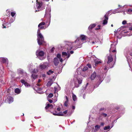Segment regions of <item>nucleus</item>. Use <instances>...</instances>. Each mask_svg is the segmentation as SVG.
<instances>
[{
    "label": "nucleus",
    "instance_id": "f257e3e1",
    "mask_svg": "<svg viewBox=\"0 0 132 132\" xmlns=\"http://www.w3.org/2000/svg\"><path fill=\"white\" fill-rule=\"evenodd\" d=\"M87 37L84 35H81L80 38H78L76 40L75 42L69 43L65 45L66 47L67 48L68 50H70L73 47V44L77 43L78 46L80 45L84 42H85L86 40Z\"/></svg>",
    "mask_w": 132,
    "mask_h": 132
},
{
    "label": "nucleus",
    "instance_id": "f03ea898",
    "mask_svg": "<svg viewBox=\"0 0 132 132\" xmlns=\"http://www.w3.org/2000/svg\"><path fill=\"white\" fill-rule=\"evenodd\" d=\"M37 43L40 46L41 45H45L46 42L44 41V38L40 33H37Z\"/></svg>",
    "mask_w": 132,
    "mask_h": 132
},
{
    "label": "nucleus",
    "instance_id": "7ed1b4c3",
    "mask_svg": "<svg viewBox=\"0 0 132 132\" xmlns=\"http://www.w3.org/2000/svg\"><path fill=\"white\" fill-rule=\"evenodd\" d=\"M107 59L108 60L107 62L108 66L109 65L110 68H112L113 67V63L112 62L113 59L112 55L110 54L108 56Z\"/></svg>",
    "mask_w": 132,
    "mask_h": 132
},
{
    "label": "nucleus",
    "instance_id": "20e7f679",
    "mask_svg": "<svg viewBox=\"0 0 132 132\" xmlns=\"http://www.w3.org/2000/svg\"><path fill=\"white\" fill-rule=\"evenodd\" d=\"M124 53L125 55H128L129 54L132 57V47H127L124 50Z\"/></svg>",
    "mask_w": 132,
    "mask_h": 132
},
{
    "label": "nucleus",
    "instance_id": "39448f33",
    "mask_svg": "<svg viewBox=\"0 0 132 132\" xmlns=\"http://www.w3.org/2000/svg\"><path fill=\"white\" fill-rule=\"evenodd\" d=\"M36 55L38 58L40 60H43L44 59L43 57L44 53L42 51L37 50L36 52Z\"/></svg>",
    "mask_w": 132,
    "mask_h": 132
},
{
    "label": "nucleus",
    "instance_id": "423d86ee",
    "mask_svg": "<svg viewBox=\"0 0 132 132\" xmlns=\"http://www.w3.org/2000/svg\"><path fill=\"white\" fill-rule=\"evenodd\" d=\"M105 19L103 20V24L104 25H105L107 24L108 21H107L108 20V16L106 15H105L104 16Z\"/></svg>",
    "mask_w": 132,
    "mask_h": 132
},
{
    "label": "nucleus",
    "instance_id": "0eeeda50",
    "mask_svg": "<svg viewBox=\"0 0 132 132\" xmlns=\"http://www.w3.org/2000/svg\"><path fill=\"white\" fill-rule=\"evenodd\" d=\"M62 54L63 56L65 57L67 56V57L68 59V58L70 56V54L68 53H67L66 52H62Z\"/></svg>",
    "mask_w": 132,
    "mask_h": 132
},
{
    "label": "nucleus",
    "instance_id": "6e6552de",
    "mask_svg": "<svg viewBox=\"0 0 132 132\" xmlns=\"http://www.w3.org/2000/svg\"><path fill=\"white\" fill-rule=\"evenodd\" d=\"M1 62L3 63H8V60L6 58H1L0 59Z\"/></svg>",
    "mask_w": 132,
    "mask_h": 132
},
{
    "label": "nucleus",
    "instance_id": "1a4fd4ad",
    "mask_svg": "<svg viewBox=\"0 0 132 132\" xmlns=\"http://www.w3.org/2000/svg\"><path fill=\"white\" fill-rule=\"evenodd\" d=\"M54 62L55 65H57L59 63V61L58 58L55 57L54 60Z\"/></svg>",
    "mask_w": 132,
    "mask_h": 132
},
{
    "label": "nucleus",
    "instance_id": "9d476101",
    "mask_svg": "<svg viewBox=\"0 0 132 132\" xmlns=\"http://www.w3.org/2000/svg\"><path fill=\"white\" fill-rule=\"evenodd\" d=\"M53 108V105L52 104H46V106L45 107L46 109H51Z\"/></svg>",
    "mask_w": 132,
    "mask_h": 132
},
{
    "label": "nucleus",
    "instance_id": "9b49d317",
    "mask_svg": "<svg viewBox=\"0 0 132 132\" xmlns=\"http://www.w3.org/2000/svg\"><path fill=\"white\" fill-rule=\"evenodd\" d=\"M100 127V126L99 125H96L95 126V128L94 130V132H96L99 129Z\"/></svg>",
    "mask_w": 132,
    "mask_h": 132
},
{
    "label": "nucleus",
    "instance_id": "f8f14e48",
    "mask_svg": "<svg viewBox=\"0 0 132 132\" xmlns=\"http://www.w3.org/2000/svg\"><path fill=\"white\" fill-rule=\"evenodd\" d=\"M51 10L50 9L49 10H48V11L47 10V9H46L45 14L46 15H48V16L50 18L51 17Z\"/></svg>",
    "mask_w": 132,
    "mask_h": 132
},
{
    "label": "nucleus",
    "instance_id": "ddd939ff",
    "mask_svg": "<svg viewBox=\"0 0 132 132\" xmlns=\"http://www.w3.org/2000/svg\"><path fill=\"white\" fill-rule=\"evenodd\" d=\"M96 76V73L95 72H94L91 75L90 77V79L92 80H93L95 77Z\"/></svg>",
    "mask_w": 132,
    "mask_h": 132
},
{
    "label": "nucleus",
    "instance_id": "4468645a",
    "mask_svg": "<svg viewBox=\"0 0 132 132\" xmlns=\"http://www.w3.org/2000/svg\"><path fill=\"white\" fill-rule=\"evenodd\" d=\"M13 98L11 97H7V101L9 103L13 102Z\"/></svg>",
    "mask_w": 132,
    "mask_h": 132
},
{
    "label": "nucleus",
    "instance_id": "2eb2a0df",
    "mask_svg": "<svg viewBox=\"0 0 132 132\" xmlns=\"http://www.w3.org/2000/svg\"><path fill=\"white\" fill-rule=\"evenodd\" d=\"M96 26V24H95L90 25L88 27V29L90 31H91V30Z\"/></svg>",
    "mask_w": 132,
    "mask_h": 132
},
{
    "label": "nucleus",
    "instance_id": "dca6fc26",
    "mask_svg": "<svg viewBox=\"0 0 132 132\" xmlns=\"http://www.w3.org/2000/svg\"><path fill=\"white\" fill-rule=\"evenodd\" d=\"M42 2L38 3L36 4V6L37 8H40L42 5Z\"/></svg>",
    "mask_w": 132,
    "mask_h": 132
},
{
    "label": "nucleus",
    "instance_id": "f3484780",
    "mask_svg": "<svg viewBox=\"0 0 132 132\" xmlns=\"http://www.w3.org/2000/svg\"><path fill=\"white\" fill-rule=\"evenodd\" d=\"M21 82L24 84L26 86L28 87L30 86L29 84L26 82L24 80H21Z\"/></svg>",
    "mask_w": 132,
    "mask_h": 132
},
{
    "label": "nucleus",
    "instance_id": "a211bd4d",
    "mask_svg": "<svg viewBox=\"0 0 132 132\" xmlns=\"http://www.w3.org/2000/svg\"><path fill=\"white\" fill-rule=\"evenodd\" d=\"M107 114H106L104 113H102L100 114L99 117V119H102V116H103L104 117H105L106 116H107Z\"/></svg>",
    "mask_w": 132,
    "mask_h": 132
},
{
    "label": "nucleus",
    "instance_id": "6ab92c4d",
    "mask_svg": "<svg viewBox=\"0 0 132 132\" xmlns=\"http://www.w3.org/2000/svg\"><path fill=\"white\" fill-rule=\"evenodd\" d=\"M66 101H65L64 102V105L66 106H68V97L67 96H65Z\"/></svg>",
    "mask_w": 132,
    "mask_h": 132
},
{
    "label": "nucleus",
    "instance_id": "aec40b11",
    "mask_svg": "<svg viewBox=\"0 0 132 132\" xmlns=\"http://www.w3.org/2000/svg\"><path fill=\"white\" fill-rule=\"evenodd\" d=\"M38 27V30L37 33H40V29H45V28H44V26H41Z\"/></svg>",
    "mask_w": 132,
    "mask_h": 132
},
{
    "label": "nucleus",
    "instance_id": "412c9836",
    "mask_svg": "<svg viewBox=\"0 0 132 132\" xmlns=\"http://www.w3.org/2000/svg\"><path fill=\"white\" fill-rule=\"evenodd\" d=\"M38 27V30L37 33H40V29H45V28H44V26H41Z\"/></svg>",
    "mask_w": 132,
    "mask_h": 132
},
{
    "label": "nucleus",
    "instance_id": "4be33fe9",
    "mask_svg": "<svg viewBox=\"0 0 132 132\" xmlns=\"http://www.w3.org/2000/svg\"><path fill=\"white\" fill-rule=\"evenodd\" d=\"M57 57L59 59V60L60 62H62L63 61L61 57V55L59 54H58L57 55Z\"/></svg>",
    "mask_w": 132,
    "mask_h": 132
},
{
    "label": "nucleus",
    "instance_id": "5701e85b",
    "mask_svg": "<svg viewBox=\"0 0 132 132\" xmlns=\"http://www.w3.org/2000/svg\"><path fill=\"white\" fill-rule=\"evenodd\" d=\"M52 83L53 80H51L50 81L48 82L47 84L46 85L47 86H50L52 85Z\"/></svg>",
    "mask_w": 132,
    "mask_h": 132
},
{
    "label": "nucleus",
    "instance_id": "b1692460",
    "mask_svg": "<svg viewBox=\"0 0 132 132\" xmlns=\"http://www.w3.org/2000/svg\"><path fill=\"white\" fill-rule=\"evenodd\" d=\"M94 61L95 63V65H96V64H100L101 63V62L98 59H96L94 60Z\"/></svg>",
    "mask_w": 132,
    "mask_h": 132
},
{
    "label": "nucleus",
    "instance_id": "393cba45",
    "mask_svg": "<svg viewBox=\"0 0 132 132\" xmlns=\"http://www.w3.org/2000/svg\"><path fill=\"white\" fill-rule=\"evenodd\" d=\"M77 81L78 84H80L82 83V80L81 78H77Z\"/></svg>",
    "mask_w": 132,
    "mask_h": 132
},
{
    "label": "nucleus",
    "instance_id": "a878e982",
    "mask_svg": "<svg viewBox=\"0 0 132 132\" xmlns=\"http://www.w3.org/2000/svg\"><path fill=\"white\" fill-rule=\"evenodd\" d=\"M31 77L33 79H35L38 77V75L35 74H32L31 75Z\"/></svg>",
    "mask_w": 132,
    "mask_h": 132
},
{
    "label": "nucleus",
    "instance_id": "bb28decb",
    "mask_svg": "<svg viewBox=\"0 0 132 132\" xmlns=\"http://www.w3.org/2000/svg\"><path fill=\"white\" fill-rule=\"evenodd\" d=\"M40 67L41 69H45L46 68V65L44 64H43L40 65Z\"/></svg>",
    "mask_w": 132,
    "mask_h": 132
},
{
    "label": "nucleus",
    "instance_id": "cd10ccee",
    "mask_svg": "<svg viewBox=\"0 0 132 132\" xmlns=\"http://www.w3.org/2000/svg\"><path fill=\"white\" fill-rule=\"evenodd\" d=\"M18 72L19 73L22 74L23 73V70L21 69H19L18 70Z\"/></svg>",
    "mask_w": 132,
    "mask_h": 132
},
{
    "label": "nucleus",
    "instance_id": "c85d7f7f",
    "mask_svg": "<svg viewBox=\"0 0 132 132\" xmlns=\"http://www.w3.org/2000/svg\"><path fill=\"white\" fill-rule=\"evenodd\" d=\"M15 92L16 93L19 94L20 93V90L19 89L17 88L15 90Z\"/></svg>",
    "mask_w": 132,
    "mask_h": 132
},
{
    "label": "nucleus",
    "instance_id": "c756f323",
    "mask_svg": "<svg viewBox=\"0 0 132 132\" xmlns=\"http://www.w3.org/2000/svg\"><path fill=\"white\" fill-rule=\"evenodd\" d=\"M22 75V76L23 77L25 78L28 77L27 74L26 72H23Z\"/></svg>",
    "mask_w": 132,
    "mask_h": 132
},
{
    "label": "nucleus",
    "instance_id": "7c9ffc66",
    "mask_svg": "<svg viewBox=\"0 0 132 132\" xmlns=\"http://www.w3.org/2000/svg\"><path fill=\"white\" fill-rule=\"evenodd\" d=\"M32 64H29L28 66V68L29 69V70L30 71L31 70V68L32 67Z\"/></svg>",
    "mask_w": 132,
    "mask_h": 132
},
{
    "label": "nucleus",
    "instance_id": "2f4dec72",
    "mask_svg": "<svg viewBox=\"0 0 132 132\" xmlns=\"http://www.w3.org/2000/svg\"><path fill=\"white\" fill-rule=\"evenodd\" d=\"M53 71L51 70H50L47 72V74L48 75H50L51 74L53 73Z\"/></svg>",
    "mask_w": 132,
    "mask_h": 132
},
{
    "label": "nucleus",
    "instance_id": "473e14b6",
    "mask_svg": "<svg viewBox=\"0 0 132 132\" xmlns=\"http://www.w3.org/2000/svg\"><path fill=\"white\" fill-rule=\"evenodd\" d=\"M45 24V23L44 22H42L40 23L38 25V27H39L40 26L44 25Z\"/></svg>",
    "mask_w": 132,
    "mask_h": 132
},
{
    "label": "nucleus",
    "instance_id": "72a5a7b5",
    "mask_svg": "<svg viewBox=\"0 0 132 132\" xmlns=\"http://www.w3.org/2000/svg\"><path fill=\"white\" fill-rule=\"evenodd\" d=\"M127 13L129 14H132V10L131 9H129L127 11Z\"/></svg>",
    "mask_w": 132,
    "mask_h": 132
},
{
    "label": "nucleus",
    "instance_id": "f704fd0d",
    "mask_svg": "<svg viewBox=\"0 0 132 132\" xmlns=\"http://www.w3.org/2000/svg\"><path fill=\"white\" fill-rule=\"evenodd\" d=\"M72 98H73V100L74 101H75L76 100V96L74 94L73 95V96H72Z\"/></svg>",
    "mask_w": 132,
    "mask_h": 132
},
{
    "label": "nucleus",
    "instance_id": "c9c22d12",
    "mask_svg": "<svg viewBox=\"0 0 132 132\" xmlns=\"http://www.w3.org/2000/svg\"><path fill=\"white\" fill-rule=\"evenodd\" d=\"M110 128V126H105L104 128V130H108Z\"/></svg>",
    "mask_w": 132,
    "mask_h": 132
},
{
    "label": "nucleus",
    "instance_id": "e433bc0d",
    "mask_svg": "<svg viewBox=\"0 0 132 132\" xmlns=\"http://www.w3.org/2000/svg\"><path fill=\"white\" fill-rule=\"evenodd\" d=\"M75 86L76 87H78L79 86V84H77L76 82H75Z\"/></svg>",
    "mask_w": 132,
    "mask_h": 132
},
{
    "label": "nucleus",
    "instance_id": "4c0bfd02",
    "mask_svg": "<svg viewBox=\"0 0 132 132\" xmlns=\"http://www.w3.org/2000/svg\"><path fill=\"white\" fill-rule=\"evenodd\" d=\"M53 96V94L52 93H50L48 95V97L50 98H51Z\"/></svg>",
    "mask_w": 132,
    "mask_h": 132
},
{
    "label": "nucleus",
    "instance_id": "58836bf2",
    "mask_svg": "<svg viewBox=\"0 0 132 132\" xmlns=\"http://www.w3.org/2000/svg\"><path fill=\"white\" fill-rule=\"evenodd\" d=\"M88 69V68L87 67H84L83 69V71H85L87 70Z\"/></svg>",
    "mask_w": 132,
    "mask_h": 132
},
{
    "label": "nucleus",
    "instance_id": "ea45409f",
    "mask_svg": "<svg viewBox=\"0 0 132 132\" xmlns=\"http://www.w3.org/2000/svg\"><path fill=\"white\" fill-rule=\"evenodd\" d=\"M58 116H64L63 113H57Z\"/></svg>",
    "mask_w": 132,
    "mask_h": 132
},
{
    "label": "nucleus",
    "instance_id": "a19ab883",
    "mask_svg": "<svg viewBox=\"0 0 132 132\" xmlns=\"http://www.w3.org/2000/svg\"><path fill=\"white\" fill-rule=\"evenodd\" d=\"M15 13L14 12H11V15L12 17H13L15 15Z\"/></svg>",
    "mask_w": 132,
    "mask_h": 132
},
{
    "label": "nucleus",
    "instance_id": "79ce46f5",
    "mask_svg": "<svg viewBox=\"0 0 132 132\" xmlns=\"http://www.w3.org/2000/svg\"><path fill=\"white\" fill-rule=\"evenodd\" d=\"M109 68H110L109 67V66H108V64L107 65V66L105 67L104 68V70H108L109 69Z\"/></svg>",
    "mask_w": 132,
    "mask_h": 132
},
{
    "label": "nucleus",
    "instance_id": "37998d69",
    "mask_svg": "<svg viewBox=\"0 0 132 132\" xmlns=\"http://www.w3.org/2000/svg\"><path fill=\"white\" fill-rule=\"evenodd\" d=\"M37 72V71H36L35 69H34L32 72L33 73H36Z\"/></svg>",
    "mask_w": 132,
    "mask_h": 132
},
{
    "label": "nucleus",
    "instance_id": "c03bdc74",
    "mask_svg": "<svg viewBox=\"0 0 132 132\" xmlns=\"http://www.w3.org/2000/svg\"><path fill=\"white\" fill-rule=\"evenodd\" d=\"M71 113L69 112L66 116H71Z\"/></svg>",
    "mask_w": 132,
    "mask_h": 132
},
{
    "label": "nucleus",
    "instance_id": "a18cd8bd",
    "mask_svg": "<svg viewBox=\"0 0 132 132\" xmlns=\"http://www.w3.org/2000/svg\"><path fill=\"white\" fill-rule=\"evenodd\" d=\"M126 23V21L125 20L123 21L122 22V24H125Z\"/></svg>",
    "mask_w": 132,
    "mask_h": 132
},
{
    "label": "nucleus",
    "instance_id": "49530a36",
    "mask_svg": "<svg viewBox=\"0 0 132 132\" xmlns=\"http://www.w3.org/2000/svg\"><path fill=\"white\" fill-rule=\"evenodd\" d=\"M88 85V83H87V84H86V86L84 88H83V89L84 90H85V89H86L87 86V85Z\"/></svg>",
    "mask_w": 132,
    "mask_h": 132
},
{
    "label": "nucleus",
    "instance_id": "de8ad7c7",
    "mask_svg": "<svg viewBox=\"0 0 132 132\" xmlns=\"http://www.w3.org/2000/svg\"><path fill=\"white\" fill-rule=\"evenodd\" d=\"M68 112L67 110H66L64 111H63V114H65L67 113Z\"/></svg>",
    "mask_w": 132,
    "mask_h": 132
},
{
    "label": "nucleus",
    "instance_id": "09e8293b",
    "mask_svg": "<svg viewBox=\"0 0 132 132\" xmlns=\"http://www.w3.org/2000/svg\"><path fill=\"white\" fill-rule=\"evenodd\" d=\"M54 47H53L51 49V52H53L54 51Z\"/></svg>",
    "mask_w": 132,
    "mask_h": 132
},
{
    "label": "nucleus",
    "instance_id": "8fccbe9b",
    "mask_svg": "<svg viewBox=\"0 0 132 132\" xmlns=\"http://www.w3.org/2000/svg\"><path fill=\"white\" fill-rule=\"evenodd\" d=\"M87 65L89 68H91V66L90 64H87Z\"/></svg>",
    "mask_w": 132,
    "mask_h": 132
},
{
    "label": "nucleus",
    "instance_id": "3c124183",
    "mask_svg": "<svg viewBox=\"0 0 132 132\" xmlns=\"http://www.w3.org/2000/svg\"><path fill=\"white\" fill-rule=\"evenodd\" d=\"M48 101L51 103L53 102V101L51 100H48Z\"/></svg>",
    "mask_w": 132,
    "mask_h": 132
},
{
    "label": "nucleus",
    "instance_id": "603ef678",
    "mask_svg": "<svg viewBox=\"0 0 132 132\" xmlns=\"http://www.w3.org/2000/svg\"><path fill=\"white\" fill-rule=\"evenodd\" d=\"M104 110V108H101L100 109V111L102 110Z\"/></svg>",
    "mask_w": 132,
    "mask_h": 132
},
{
    "label": "nucleus",
    "instance_id": "864d4df0",
    "mask_svg": "<svg viewBox=\"0 0 132 132\" xmlns=\"http://www.w3.org/2000/svg\"><path fill=\"white\" fill-rule=\"evenodd\" d=\"M57 110L58 111H60V108H57Z\"/></svg>",
    "mask_w": 132,
    "mask_h": 132
},
{
    "label": "nucleus",
    "instance_id": "5fc2aeb1",
    "mask_svg": "<svg viewBox=\"0 0 132 132\" xmlns=\"http://www.w3.org/2000/svg\"><path fill=\"white\" fill-rule=\"evenodd\" d=\"M2 26L3 27V28H6V26H4V24H3Z\"/></svg>",
    "mask_w": 132,
    "mask_h": 132
},
{
    "label": "nucleus",
    "instance_id": "6e6d98bb",
    "mask_svg": "<svg viewBox=\"0 0 132 132\" xmlns=\"http://www.w3.org/2000/svg\"><path fill=\"white\" fill-rule=\"evenodd\" d=\"M73 53H74V52L73 51H71L70 52V53L71 54H73Z\"/></svg>",
    "mask_w": 132,
    "mask_h": 132
},
{
    "label": "nucleus",
    "instance_id": "4d7b16f0",
    "mask_svg": "<svg viewBox=\"0 0 132 132\" xmlns=\"http://www.w3.org/2000/svg\"><path fill=\"white\" fill-rule=\"evenodd\" d=\"M101 126H103L104 125V123L103 122H101Z\"/></svg>",
    "mask_w": 132,
    "mask_h": 132
},
{
    "label": "nucleus",
    "instance_id": "13d9d810",
    "mask_svg": "<svg viewBox=\"0 0 132 132\" xmlns=\"http://www.w3.org/2000/svg\"><path fill=\"white\" fill-rule=\"evenodd\" d=\"M116 50L115 49H114V50H113L112 51V52H113V53L116 52Z\"/></svg>",
    "mask_w": 132,
    "mask_h": 132
},
{
    "label": "nucleus",
    "instance_id": "bf43d9fd",
    "mask_svg": "<svg viewBox=\"0 0 132 132\" xmlns=\"http://www.w3.org/2000/svg\"><path fill=\"white\" fill-rule=\"evenodd\" d=\"M129 30H132V27H130L129 28Z\"/></svg>",
    "mask_w": 132,
    "mask_h": 132
},
{
    "label": "nucleus",
    "instance_id": "052dcab7",
    "mask_svg": "<svg viewBox=\"0 0 132 132\" xmlns=\"http://www.w3.org/2000/svg\"><path fill=\"white\" fill-rule=\"evenodd\" d=\"M42 76L43 77H45L46 76V75L45 74L43 75Z\"/></svg>",
    "mask_w": 132,
    "mask_h": 132
},
{
    "label": "nucleus",
    "instance_id": "680f3d73",
    "mask_svg": "<svg viewBox=\"0 0 132 132\" xmlns=\"http://www.w3.org/2000/svg\"><path fill=\"white\" fill-rule=\"evenodd\" d=\"M72 109H75V106H73L72 107Z\"/></svg>",
    "mask_w": 132,
    "mask_h": 132
},
{
    "label": "nucleus",
    "instance_id": "e2e57ef3",
    "mask_svg": "<svg viewBox=\"0 0 132 132\" xmlns=\"http://www.w3.org/2000/svg\"><path fill=\"white\" fill-rule=\"evenodd\" d=\"M53 114L54 115H55H55L57 116V114H56V113H53Z\"/></svg>",
    "mask_w": 132,
    "mask_h": 132
},
{
    "label": "nucleus",
    "instance_id": "0e129e2a",
    "mask_svg": "<svg viewBox=\"0 0 132 132\" xmlns=\"http://www.w3.org/2000/svg\"><path fill=\"white\" fill-rule=\"evenodd\" d=\"M83 98L84 99H85V95H83Z\"/></svg>",
    "mask_w": 132,
    "mask_h": 132
},
{
    "label": "nucleus",
    "instance_id": "69168bd1",
    "mask_svg": "<svg viewBox=\"0 0 132 132\" xmlns=\"http://www.w3.org/2000/svg\"><path fill=\"white\" fill-rule=\"evenodd\" d=\"M100 83H99V84L98 85H99V84H100L101 83V82H102V80H100Z\"/></svg>",
    "mask_w": 132,
    "mask_h": 132
},
{
    "label": "nucleus",
    "instance_id": "338daca9",
    "mask_svg": "<svg viewBox=\"0 0 132 132\" xmlns=\"http://www.w3.org/2000/svg\"><path fill=\"white\" fill-rule=\"evenodd\" d=\"M41 81V80L40 79H39L38 80V82H40Z\"/></svg>",
    "mask_w": 132,
    "mask_h": 132
},
{
    "label": "nucleus",
    "instance_id": "774afa93",
    "mask_svg": "<svg viewBox=\"0 0 132 132\" xmlns=\"http://www.w3.org/2000/svg\"><path fill=\"white\" fill-rule=\"evenodd\" d=\"M98 86H97L96 85V86H94V88L97 87H98Z\"/></svg>",
    "mask_w": 132,
    "mask_h": 132
}]
</instances>
